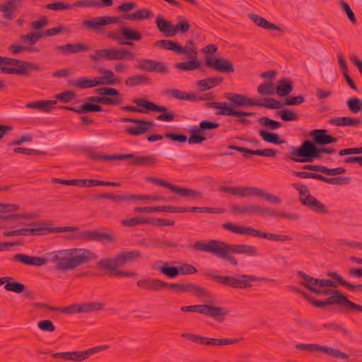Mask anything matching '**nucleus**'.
Returning <instances> with one entry per match:
<instances>
[{
  "label": "nucleus",
  "instance_id": "obj_3",
  "mask_svg": "<svg viewBox=\"0 0 362 362\" xmlns=\"http://www.w3.org/2000/svg\"><path fill=\"white\" fill-rule=\"evenodd\" d=\"M336 152L333 148L317 147L313 141L305 140L299 147L292 149L291 154L301 158H291L296 163L312 162L315 158H320L321 154L325 153L332 154Z\"/></svg>",
  "mask_w": 362,
  "mask_h": 362
},
{
  "label": "nucleus",
  "instance_id": "obj_26",
  "mask_svg": "<svg viewBox=\"0 0 362 362\" xmlns=\"http://www.w3.org/2000/svg\"><path fill=\"white\" fill-rule=\"evenodd\" d=\"M13 260L15 262H19L25 265L40 267L47 264V256L45 257H42L29 256L24 254H16L13 257Z\"/></svg>",
  "mask_w": 362,
  "mask_h": 362
},
{
  "label": "nucleus",
  "instance_id": "obj_38",
  "mask_svg": "<svg viewBox=\"0 0 362 362\" xmlns=\"http://www.w3.org/2000/svg\"><path fill=\"white\" fill-rule=\"evenodd\" d=\"M153 268L158 269L162 274L170 278H175L179 275L177 267H170L168 266L167 263H163L161 262H156Z\"/></svg>",
  "mask_w": 362,
  "mask_h": 362
},
{
  "label": "nucleus",
  "instance_id": "obj_19",
  "mask_svg": "<svg viewBox=\"0 0 362 362\" xmlns=\"http://www.w3.org/2000/svg\"><path fill=\"white\" fill-rule=\"evenodd\" d=\"M136 68L149 72L166 73L168 71L167 66L163 62L148 59H139Z\"/></svg>",
  "mask_w": 362,
  "mask_h": 362
},
{
  "label": "nucleus",
  "instance_id": "obj_56",
  "mask_svg": "<svg viewBox=\"0 0 362 362\" xmlns=\"http://www.w3.org/2000/svg\"><path fill=\"white\" fill-rule=\"evenodd\" d=\"M4 288L7 291H11L16 293H21L25 291V286L23 284L10 280L5 284Z\"/></svg>",
  "mask_w": 362,
  "mask_h": 362
},
{
  "label": "nucleus",
  "instance_id": "obj_22",
  "mask_svg": "<svg viewBox=\"0 0 362 362\" xmlns=\"http://www.w3.org/2000/svg\"><path fill=\"white\" fill-rule=\"evenodd\" d=\"M327 129H320L312 130L310 135L313 139V143L315 145L325 146L337 141V137L327 135Z\"/></svg>",
  "mask_w": 362,
  "mask_h": 362
},
{
  "label": "nucleus",
  "instance_id": "obj_18",
  "mask_svg": "<svg viewBox=\"0 0 362 362\" xmlns=\"http://www.w3.org/2000/svg\"><path fill=\"white\" fill-rule=\"evenodd\" d=\"M110 348L108 344L96 346L83 351H69L68 352L67 360L81 362L87 359L90 356L107 350Z\"/></svg>",
  "mask_w": 362,
  "mask_h": 362
},
{
  "label": "nucleus",
  "instance_id": "obj_36",
  "mask_svg": "<svg viewBox=\"0 0 362 362\" xmlns=\"http://www.w3.org/2000/svg\"><path fill=\"white\" fill-rule=\"evenodd\" d=\"M19 0H8L4 4H0V11L3 13V17L10 20L13 18V13L15 11Z\"/></svg>",
  "mask_w": 362,
  "mask_h": 362
},
{
  "label": "nucleus",
  "instance_id": "obj_29",
  "mask_svg": "<svg viewBox=\"0 0 362 362\" xmlns=\"http://www.w3.org/2000/svg\"><path fill=\"white\" fill-rule=\"evenodd\" d=\"M137 286L144 290L158 291L164 288V281L151 278L141 279L137 281Z\"/></svg>",
  "mask_w": 362,
  "mask_h": 362
},
{
  "label": "nucleus",
  "instance_id": "obj_63",
  "mask_svg": "<svg viewBox=\"0 0 362 362\" xmlns=\"http://www.w3.org/2000/svg\"><path fill=\"white\" fill-rule=\"evenodd\" d=\"M177 54H186L187 58L190 59H197V52L194 47H189L187 45L185 47H181L178 45V49H177Z\"/></svg>",
  "mask_w": 362,
  "mask_h": 362
},
{
  "label": "nucleus",
  "instance_id": "obj_51",
  "mask_svg": "<svg viewBox=\"0 0 362 362\" xmlns=\"http://www.w3.org/2000/svg\"><path fill=\"white\" fill-rule=\"evenodd\" d=\"M276 91V87L274 83L265 81L257 87V92L261 95H272Z\"/></svg>",
  "mask_w": 362,
  "mask_h": 362
},
{
  "label": "nucleus",
  "instance_id": "obj_27",
  "mask_svg": "<svg viewBox=\"0 0 362 362\" xmlns=\"http://www.w3.org/2000/svg\"><path fill=\"white\" fill-rule=\"evenodd\" d=\"M34 226L32 228H22L17 229L18 236H29V235H45V223L34 222L30 224Z\"/></svg>",
  "mask_w": 362,
  "mask_h": 362
},
{
  "label": "nucleus",
  "instance_id": "obj_57",
  "mask_svg": "<svg viewBox=\"0 0 362 362\" xmlns=\"http://www.w3.org/2000/svg\"><path fill=\"white\" fill-rule=\"evenodd\" d=\"M156 46L159 47L162 49L171 50L177 52L178 49L179 44L177 42L170 40H161L156 41L154 44Z\"/></svg>",
  "mask_w": 362,
  "mask_h": 362
},
{
  "label": "nucleus",
  "instance_id": "obj_35",
  "mask_svg": "<svg viewBox=\"0 0 362 362\" xmlns=\"http://www.w3.org/2000/svg\"><path fill=\"white\" fill-rule=\"evenodd\" d=\"M223 81L222 77H209L197 82L200 91L204 92L219 85Z\"/></svg>",
  "mask_w": 362,
  "mask_h": 362
},
{
  "label": "nucleus",
  "instance_id": "obj_2",
  "mask_svg": "<svg viewBox=\"0 0 362 362\" xmlns=\"http://www.w3.org/2000/svg\"><path fill=\"white\" fill-rule=\"evenodd\" d=\"M193 247L197 250L211 253L235 266L238 264V262L235 257L232 256V254L247 255L248 256L259 255V250L254 245L230 244L214 239L209 240L207 242L197 241L194 244Z\"/></svg>",
  "mask_w": 362,
  "mask_h": 362
},
{
  "label": "nucleus",
  "instance_id": "obj_53",
  "mask_svg": "<svg viewBox=\"0 0 362 362\" xmlns=\"http://www.w3.org/2000/svg\"><path fill=\"white\" fill-rule=\"evenodd\" d=\"M44 35L39 32H31L26 35H21L20 39L29 45H34L39 40L42 38Z\"/></svg>",
  "mask_w": 362,
  "mask_h": 362
},
{
  "label": "nucleus",
  "instance_id": "obj_15",
  "mask_svg": "<svg viewBox=\"0 0 362 362\" xmlns=\"http://www.w3.org/2000/svg\"><path fill=\"white\" fill-rule=\"evenodd\" d=\"M231 211L235 215H261L263 216L274 215V214L272 212V209L255 204L233 205L231 207Z\"/></svg>",
  "mask_w": 362,
  "mask_h": 362
},
{
  "label": "nucleus",
  "instance_id": "obj_1",
  "mask_svg": "<svg viewBox=\"0 0 362 362\" xmlns=\"http://www.w3.org/2000/svg\"><path fill=\"white\" fill-rule=\"evenodd\" d=\"M98 258L95 252L86 248L61 249L47 253V263H53L54 269L61 273L74 271Z\"/></svg>",
  "mask_w": 362,
  "mask_h": 362
},
{
  "label": "nucleus",
  "instance_id": "obj_8",
  "mask_svg": "<svg viewBox=\"0 0 362 362\" xmlns=\"http://www.w3.org/2000/svg\"><path fill=\"white\" fill-rule=\"evenodd\" d=\"M223 228L235 234L259 237L272 241L286 242L292 240V238L288 235L262 233L250 226H240L230 222L224 223Z\"/></svg>",
  "mask_w": 362,
  "mask_h": 362
},
{
  "label": "nucleus",
  "instance_id": "obj_24",
  "mask_svg": "<svg viewBox=\"0 0 362 362\" xmlns=\"http://www.w3.org/2000/svg\"><path fill=\"white\" fill-rule=\"evenodd\" d=\"M302 204L317 214L326 215L329 214L327 207L313 195L304 199Z\"/></svg>",
  "mask_w": 362,
  "mask_h": 362
},
{
  "label": "nucleus",
  "instance_id": "obj_31",
  "mask_svg": "<svg viewBox=\"0 0 362 362\" xmlns=\"http://www.w3.org/2000/svg\"><path fill=\"white\" fill-rule=\"evenodd\" d=\"M170 190L182 197H188L195 200L202 199L203 196L201 191L180 187L174 185H172Z\"/></svg>",
  "mask_w": 362,
  "mask_h": 362
},
{
  "label": "nucleus",
  "instance_id": "obj_5",
  "mask_svg": "<svg viewBox=\"0 0 362 362\" xmlns=\"http://www.w3.org/2000/svg\"><path fill=\"white\" fill-rule=\"evenodd\" d=\"M224 98L236 107L258 106L265 107L268 109H281L282 107L281 103L273 98H265L261 102L259 100L248 98L245 95L233 93H225Z\"/></svg>",
  "mask_w": 362,
  "mask_h": 362
},
{
  "label": "nucleus",
  "instance_id": "obj_30",
  "mask_svg": "<svg viewBox=\"0 0 362 362\" xmlns=\"http://www.w3.org/2000/svg\"><path fill=\"white\" fill-rule=\"evenodd\" d=\"M248 18L257 26L268 30L281 31V29L273 23L268 21L266 18L251 13Z\"/></svg>",
  "mask_w": 362,
  "mask_h": 362
},
{
  "label": "nucleus",
  "instance_id": "obj_48",
  "mask_svg": "<svg viewBox=\"0 0 362 362\" xmlns=\"http://www.w3.org/2000/svg\"><path fill=\"white\" fill-rule=\"evenodd\" d=\"M83 313L102 311L105 309V303L102 301L86 302L82 303Z\"/></svg>",
  "mask_w": 362,
  "mask_h": 362
},
{
  "label": "nucleus",
  "instance_id": "obj_25",
  "mask_svg": "<svg viewBox=\"0 0 362 362\" xmlns=\"http://www.w3.org/2000/svg\"><path fill=\"white\" fill-rule=\"evenodd\" d=\"M90 49V47L84 43L66 44L64 45H57L54 47V50L59 53L67 55L81 52H86Z\"/></svg>",
  "mask_w": 362,
  "mask_h": 362
},
{
  "label": "nucleus",
  "instance_id": "obj_52",
  "mask_svg": "<svg viewBox=\"0 0 362 362\" xmlns=\"http://www.w3.org/2000/svg\"><path fill=\"white\" fill-rule=\"evenodd\" d=\"M120 31L122 35V40L125 39L131 41H139L141 39V35L138 30H130L125 27H122Z\"/></svg>",
  "mask_w": 362,
  "mask_h": 362
},
{
  "label": "nucleus",
  "instance_id": "obj_12",
  "mask_svg": "<svg viewBox=\"0 0 362 362\" xmlns=\"http://www.w3.org/2000/svg\"><path fill=\"white\" fill-rule=\"evenodd\" d=\"M122 122L131 123L132 125L127 126L124 128V132L132 136H140L146 134L153 129L156 123L153 121L144 119H138L134 118L124 117L120 119Z\"/></svg>",
  "mask_w": 362,
  "mask_h": 362
},
{
  "label": "nucleus",
  "instance_id": "obj_7",
  "mask_svg": "<svg viewBox=\"0 0 362 362\" xmlns=\"http://www.w3.org/2000/svg\"><path fill=\"white\" fill-rule=\"evenodd\" d=\"M0 69L4 74L25 76L28 75L29 71H40L41 69L35 63L0 57Z\"/></svg>",
  "mask_w": 362,
  "mask_h": 362
},
{
  "label": "nucleus",
  "instance_id": "obj_47",
  "mask_svg": "<svg viewBox=\"0 0 362 362\" xmlns=\"http://www.w3.org/2000/svg\"><path fill=\"white\" fill-rule=\"evenodd\" d=\"M39 217V214L36 212H29L23 214H13L7 216H0V220L8 221V220H21V219H36Z\"/></svg>",
  "mask_w": 362,
  "mask_h": 362
},
{
  "label": "nucleus",
  "instance_id": "obj_46",
  "mask_svg": "<svg viewBox=\"0 0 362 362\" xmlns=\"http://www.w3.org/2000/svg\"><path fill=\"white\" fill-rule=\"evenodd\" d=\"M327 276L331 277L332 279L337 281L341 286H345L347 288L350 289L351 291H362V284H359V285L351 284L346 281L345 280H344V279L336 272H329L327 274Z\"/></svg>",
  "mask_w": 362,
  "mask_h": 362
},
{
  "label": "nucleus",
  "instance_id": "obj_14",
  "mask_svg": "<svg viewBox=\"0 0 362 362\" xmlns=\"http://www.w3.org/2000/svg\"><path fill=\"white\" fill-rule=\"evenodd\" d=\"M97 267L101 270H108L118 277H136L137 274L134 272L118 269L120 267L117 255L113 257H107L97 262Z\"/></svg>",
  "mask_w": 362,
  "mask_h": 362
},
{
  "label": "nucleus",
  "instance_id": "obj_13",
  "mask_svg": "<svg viewBox=\"0 0 362 362\" xmlns=\"http://www.w3.org/2000/svg\"><path fill=\"white\" fill-rule=\"evenodd\" d=\"M297 274L300 276V284L307 288L310 291L314 293V291H317L319 288L337 287V284L332 279H317L313 277L302 271L297 272Z\"/></svg>",
  "mask_w": 362,
  "mask_h": 362
},
{
  "label": "nucleus",
  "instance_id": "obj_16",
  "mask_svg": "<svg viewBox=\"0 0 362 362\" xmlns=\"http://www.w3.org/2000/svg\"><path fill=\"white\" fill-rule=\"evenodd\" d=\"M164 288L174 291L176 293H192L197 296L202 297L207 295V291L193 283L178 284L164 282Z\"/></svg>",
  "mask_w": 362,
  "mask_h": 362
},
{
  "label": "nucleus",
  "instance_id": "obj_62",
  "mask_svg": "<svg viewBox=\"0 0 362 362\" xmlns=\"http://www.w3.org/2000/svg\"><path fill=\"white\" fill-rule=\"evenodd\" d=\"M292 187L298 192L299 200L301 204H303L304 199H307L308 196H312L308 190V187L305 185L293 183L292 184Z\"/></svg>",
  "mask_w": 362,
  "mask_h": 362
},
{
  "label": "nucleus",
  "instance_id": "obj_54",
  "mask_svg": "<svg viewBox=\"0 0 362 362\" xmlns=\"http://www.w3.org/2000/svg\"><path fill=\"white\" fill-rule=\"evenodd\" d=\"M200 66V62L196 59H192L187 62H179L175 64V67L182 71H192L197 69Z\"/></svg>",
  "mask_w": 362,
  "mask_h": 362
},
{
  "label": "nucleus",
  "instance_id": "obj_60",
  "mask_svg": "<svg viewBox=\"0 0 362 362\" xmlns=\"http://www.w3.org/2000/svg\"><path fill=\"white\" fill-rule=\"evenodd\" d=\"M121 223L123 226L133 227L140 224H148V218L145 217H134L124 219Z\"/></svg>",
  "mask_w": 362,
  "mask_h": 362
},
{
  "label": "nucleus",
  "instance_id": "obj_41",
  "mask_svg": "<svg viewBox=\"0 0 362 362\" xmlns=\"http://www.w3.org/2000/svg\"><path fill=\"white\" fill-rule=\"evenodd\" d=\"M325 300V303H327V305H338L340 308V310L343 312L347 298L344 295H342L339 290H337V293L330 294L329 297Z\"/></svg>",
  "mask_w": 362,
  "mask_h": 362
},
{
  "label": "nucleus",
  "instance_id": "obj_37",
  "mask_svg": "<svg viewBox=\"0 0 362 362\" xmlns=\"http://www.w3.org/2000/svg\"><path fill=\"white\" fill-rule=\"evenodd\" d=\"M293 90V82L287 78H282L279 81L276 87V93L281 97H286Z\"/></svg>",
  "mask_w": 362,
  "mask_h": 362
},
{
  "label": "nucleus",
  "instance_id": "obj_55",
  "mask_svg": "<svg viewBox=\"0 0 362 362\" xmlns=\"http://www.w3.org/2000/svg\"><path fill=\"white\" fill-rule=\"evenodd\" d=\"M259 124L270 130H276L281 127L280 122L272 119L267 117H262L259 119Z\"/></svg>",
  "mask_w": 362,
  "mask_h": 362
},
{
  "label": "nucleus",
  "instance_id": "obj_43",
  "mask_svg": "<svg viewBox=\"0 0 362 362\" xmlns=\"http://www.w3.org/2000/svg\"><path fill=\"white\" fill-rule=\"evenodd\" d=\"M239 339H228V338H206V346H223L232 345L238 343Z\"/></svg>",
  "mask_w": 362,
  "mask_h": 362
},
{
  "label": "nucleus",
  "instance_id": "obj_4",
  "mask_svg": "<svg viewBox=\"0 0 362 362\" xmlns=\"http://www.w3.org/2000/svg\"><path fill=\"white\" fill-rule=\"evenodd\" d=\"M204 275L223 286L240 289L251 288V281H257L261 279L255 275L238 274L235 276H222L214 274L210 272H205Z\"/></svg>",
  "mask_w": 362,
  "mask_h": 362
},
{
  "label": "nucleus",
  "instance_id": "obj_17",
  "mask_svg": "<svg viewBox=\"0 0 362 362\" xmlns=\"http://www.w3.org/2000/svg\"><path fill=\"white\" fill-rule=\"evenodd\" d=\"M208 107L214 108L218 110L216 112L217 115H226V116H234V117H240V116H252L255 115L254 112H247L243 111H238L231 107V106L226 103H220V102H211L206 104Z\"/></svg>",
  "mask_w": 362,
  "mask_h": 362
},
{
  "label": "nucleus",
  "instance_id": "obj_28",
  "mask_svg": "<svg viewBox=\"0 0 362 362\" xmlns=\"http://www.w3.org/2000/svg\"><path fill=\"white\" fill-rule=\"evenodd\" d=\"M87 241H98L102 243H114L115 237L113 234L88 230Z\"/></svg>",
  "mask_w": 362,
  "mask_h": 362
},
{
  "label": "nucleus",
  "instance_id": "obj_44",
  "mask_svg": "<svg viewBox=\"0 0 362 362\" xmlns=\"http://www.w3.org/2000/svg\"><path fill=\"white\" fill-rule=\"evenodd\" d=\"M319 352L324 353L329 356H332L335 358H339L341 360H348L349 356L340 351L338 349L334 347H329L326 346H320Z\"/></svg>",
  "mask_w": 362,
  "mask_h": 362
},
{
  "label": "nucleus",
  "instance_id": "obj_33",
  "mask_svg": "<svg viewBox=\"0 0 362 362\" xmlns=\"http://www.w3.org/2000/svg\"><path fill=\"white\" fill-rule=\"evenodd\" d=\"M156 24L158 30L167 37H172L173 33V27L172 22L163 18L161 16H158L156 18Z\"/></svg>",
  "mask_w": 362,
  "mask_h": 362
},
{
  "label": "nucleus",
  "instance_id": "obj_34",
  "mask_svg": "<svg viewBox=\"0 0 362 362\" xmlns=\"http://www.w3.org/2000/svg\"><path fill=\"white\" fill-rule=\"evenodd\" d=\"M57 104V100H38L28 103L25 107L30 109H38L45 112H49Z\"/></svg>",
  "mask_w": 362,
  "mask_h": 362
},
{
  "label": "nucleus",
  "instance_id": "obj_42",
  "mask_svg": "<svg viewBox=\"0 0 362 362\" xmlns=\"http://www.w3.org/2000/svg\"><path fill=\"white\" fill-rule=\"evenodd\" d=\"M151 79L144 74H136L126 78L124 83L128 87L137 86L141 84L150 83Z\"/></svg>",
  "mask_w": 362,
  "mask_h": 362
},
{
  "label": "nucleus",
  "instance_id": "obj_6",
  "mask_svg": "<svg viewBox=\"0 0 362 362\" xmlns=\"http://www.w3.org/2000/svg\"><path fill=\"white\" fill-rule=\"evenodd\" d=\"M220 191L240 198L259 197L274 204L281 203V199L279 197L255 187H221Z\"/></svg>",
  "mask_w": 362,
  "mask_h": 362
},
{
  "label": "nucleus",
  "instance_id": "obj_32",
  "mask_svg": "<svg viewBox=\"0 0 362 362\" xmlns=\"http://www.w3.org/2000/svg\"><path fill=\"white\" fill-rule=\"evenodd\" d=\"M120 267L126 264L136 262L142 257V254L138 250L122 252L117 254Z\"/></svg>",
  "mask_w": 362,
  "mask_h": 362
},
{
  "label": "nucleus",
  "instance_id": "obj_64",
  "mask_svg": "<svg viewBox=\"0 0 362 362\" xmlns=\"http://www.w3.org/2000/svg\"><path fill=\"white\" fill-rule=\"evenodd\" d=\"M59 312L70 315L83 313L82 303H74L62 309L59 308Z\"/></svg>",
  "mask_w": 362,
  "mask_h": 362
},
{
  "label": "nucleus",
  "instance_id": "obj_58",
  "mask_svg": "<svg viewBox=\"0 0 362 362\" xmlns=\"http://www.w3.org/2000/svg\"><path fill=\"white\" fill-rule=\"evenodd\" d=\"M220 124L210 121H202L199 123V127L192 129L193 133H202L206 130L217 129Z\"/></svg>",
  "mask_w": 362,
  "mask_h": 362
},
{
  "label": "nucleus",
  "instance_id": "obj_20",
  "mask_svg": "<svg viewBox=\"0 0 362 362\" xmlns=\"http://www.w3.org/2000/svg\"><path fill=\"white\" fill-rule=\"evenodd\" d=\"M206 64L209 67L221 72H234V69L232 63L227 59L206 57Z\"/></svg>",
  "mask_w": 362,
  "mask_h": 362
},
{
  "label": "nucleus",
  "instance_id": "obj_50",
  "mask_svg": "<svg viewBox=\"0 0 362 362\" xmlns=\"http://www.w3.org/2000/svg\"><path fill=\"white\" fill-rule=\"evenodd\" d=\"M71 85L78 88L79 89H86L94 88L93 78H89L87 77H81L77 80L71 81Z\"/></svg>",
  "mask_w": 362,
  "mask_h": 362
},
{
  "label": "nucleus",
  "instance_id": "obj_61",
  "mask_svg": "<svg viewBox=\"0 0 362 362\" xmlns=\"http://www.w3.org/2000/svg\"><path fill=\"white\" fill-rule=\"evenodd\" d=\"M190 28V25L187 20L178 21L173 27V37L175 36L177 33L185 34Z\"/></svg>",
  "mask_w": 362,
  "mask_h": 362
},
{
  "label": "nucleus",
  "instance_id": "obj_9",
  "mask_svg": "<svg viewBox=\"0 0 362 362\" xmlns=\"http://www.w3.org/2000/svg\"><path fill=\"white\" fill-rule=\"evenodd\" d=\"M90 59L94 62L104 59L109 61L134 60L136 59V54L134 52L124 48H107L95 50L90 55Z\"/></svg>",
  "mask_w": 362,
  "mask_h": 362
},
{
  "label": "nucleus",
  "instance_id": "obj_39",
  "mask_svg": "<svg viewBox=\"0 0 362 362\" xmlns=\"http://www.w3.org/2000/svg\"><path fill=\"white\" fill-rule=\"evenodd\" d=\"M329 123L334 126L356 127L361 124V120L356 118L341 117L329 119Z\"/></svg>",
  "mask_w": 362,
  "mask_h": 362
},
{
  "label": "nucleus",
  "instance_id": "obj_59",
  "mask_svg": "<svg viewBox=\"0 0 362 362\" xmlns=\"http://www.w3.org/2000/svg\"><path fill=\"white\" fill-rule=\"evenodd\" d=\"M71 232H72L71 234L64 235V238L69 240H82L87 241L88 230H79V228H77V230H71Z\"/></svg>",
  "mask_w": 362,
  "mask_h": 362
},
{
  "label": "nucleus",
  "instance_id": "obj_23",
  "mask_svg": "<svg viewBox=\"0 0 362 362\" xmlns=\"http://www.w3.org/2000/svg\"><path fill=\"white\" fill-rule=\"evenodd\" d=\"M132 103L136 104L139 107L140 113H148L150 110L154 112H166L167 107L163 105H158L151 101L146 100L144 98H134Z\"/></svg>",
  "mask_w": 362,
  "mask_h": 362
},
{
  "label": "nucleus",
  "instance_id": "obj_21",
  "mask_svg": "<svg viewBox=\"0 0 362 362\" xmlns=\"http://www.w3.org/2000/svg\"><path fill=\"white\" fill-rule=\"evenodd\" d=\"M119 18L116 16H102L93 18L83 21V25L86 28H91L94 30H98L102 25L117 23Z\"/></svg>",
  "mask_w": 362,
  "mask_h": 362
},
{
  "label": "nucleus",
  "instance_id": "obj_40",
  "mask_svg": "<svg viewBox=\"0 0 362 362\" xmlns=\"http://www.w3.org/2000/svg\"><path fill=\"white\" fill-rule=\"evenodd\" d=\"M153 16V13L147 8L139 9L133 13L125 14L123 16L124 19L132 21H142L148 19Z\"/></svg>",
  "mask_w": 362,
  "mask_h": 362
},
{
  "label": "nucleus",
  "instance_id": "obj_45",
  "mask_svg": "<svg viewBox=\"0 0 362 362\" xmlns=\"http://www.w3.org/2000/svg\"><path fill=\"white\" fill-rule=\"evenodd\" d=\"M165 94L171 98L186 100H197V96L194 93H187L177 89H168L166 90Z\"/></svg>",
  "mask_w": 362,
  "mask_h": 362
},
{
  "label": "nucleus",
  "instance_id": "obj_11",
  "mask_svg": "<svg viewBox=\"0 0 362 362\" xmlns=\"http://www.w3.org/2000/svg\"><path fill=\"white\" fill-rule=\"evenodd\" d=\"M95 92L101 96L89 97V101L113 106L119 105L123 102L122 95L114 88L102 87L97 88Z\"/></svg>",
  "mask_w": 362,
  "mask_h": 362
},
{
  "label": "nucleus",
  "instance_id": "obj_10",
  "mask_svg": "<svg viewBox=\"0 0 362 362\" xmlns=\"http://www.w3.org/2000/svg\"><path fill=\"white\" fill-rule=\"evenodd\" d=\"M182 312H196L200 314L212 317L219 322H222L226 320L229 311L223 307H216L208 304L194 305L184 306L180 308Z\"/></svg>",
  "mask_w": 362,
  "mask_h": 362
},
{
  "label": "nucleus",
  "instance_id": "obj_49",
  "mask_svg": "<svg viewBox=\"0 0 362 362\" xmlns=\"http://www.w3.org/2000/svg\"><path fill=\"white\" fill-rule=\"evenodd\" d=\"M259 134L266 142L277 145H281L284 143V141L281 139L279 136L275 133L269 132L262 129L259 132Z\"/></svg>",
  "mask_w": 362,
  "mask_h": 362
}]
</instances>
